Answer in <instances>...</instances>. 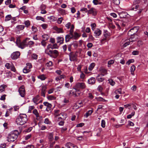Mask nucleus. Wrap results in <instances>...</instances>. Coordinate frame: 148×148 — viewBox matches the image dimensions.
I'll list each match as a JSON object with an SVG mask.
<instances>
[{
    "instance_id": "61",
    "label": "nucleus",
    "mask_w": 148,
    "mask_h": 148,
    "mask_svg": "<svg viewBox=\"0 0 148 148\" xmlns=\"http://www.w3.org/2000/svg\"><path fill=\"white\" fill-rule=\"evenodd\" d=\"M32 28L33 31L34 32H36L37 31V28L35 26H32Z\"/></svg>"
},
{
    "instance_id": "20",
    "label": "nucleus",
    "mask_w": 148,
    "mask_h": 148,
    "mask_svg": "<svg viewBox=\"0 0 148 148\" xmlns=\"http://www.w3.org/2000/svg\"><path fill=\"white\" fill-rule=\"evenodd\" d=\"M57 43H59L60 44H62L63 43L64 38L60 37H57Z\"/></svg>"
},
{
    "instance_id": "29",
    "label": "nucleus",
    "mask_w": 148,
    "mask_h": 148,
    "mask_svg": "<svg viewBox=\"0 0 148 148\" xmlns=\"http://www.w3.org/2000/svg\"><path fill=\"white\" fill-rule=\"evenodd\" d=\"M38 78L42 80H44L46 78L45 75L44 74H42L38 76Z\"/></svg>"
},
{
    "instance_id": "47",
    "label": "nucleus",
    "mask_w": 148,
    "mask_h": 148,
    "mask_svg": "<svg viewBox=\"0 0 148 148\" xmlns=\"http://www.w3.org/2000/svg\"><path fill=\"white\" fill-rule=\"evenodd\" d=\"M38 55L35 53H33L32 55V58L35 60H36L37 59Z\"/></svg>"
},
{
    "instance_id": "57",
    "label": "nucleus",
    "mask_w": 148,
    "mask_h": 148,
    "mask_svg": "<svg viewBox=\"0 0 148 148\" xmlns=\"http://www.w3.org/2000/svg\"><path fill=\"white\" fill-rule=\"evenodd\" d=\"M11 70L12 71L15 72L16 71V69L14 66V65L12 64V66H11Z\"/></svg>"
},
{
    "instance_id": "64",
    "label": "nucleus",
    "mask_w": 148,
    "mask_h": 148,
    "mask_svg": "<svg viewBox=\"0 0 148 148\" xmlns=\"http://www.w3.org/2000/svg\"><path fill=\"white\" fill-rule=\"evenodd\" d=\"M34 147L32 145H28L24 147V148H34Z\"/></svg>"
},
{
    "instance_id": "5",
    "label": "nucleus",
    "mask_w": 148,
    "mask_h": 148,
    "mask_svg": "<svg viewBox=\"0 0 148 148\" xmlns=\"http://www.w3.org/2000/svg\"><path fill=\"white\" fill-rule=\"evenodd\" d=\"M18 92L21 97H24L25 95V91L23 86H22L20 87L18 90Z\"/></svg>"
},
{
    "instance_id": "14",
    "label": "nucleus",
    "mask_w": 148,
    "mask_h": 148,
    "mask_svg": "<svg viewBox=\"0 0 148 148\" xmlns=\"http://www.w3.org/2000/svg\"><path fill=\"white\" fill-rule=\"evenodd\" d=\"M88 83L91 85L94 84L95 82V78L92 77L88 80Z\"/></svg>"
},
{
    "instance_id": "26",
    "label": "nucleus",
    "mask_w": 148,
    "mask_h": 148,
    "mask_svg": "<svg viewBox=\"0 0 148 148\" xmlns=\"http://www.w3.org/2000/svg\"><path fill=\"white\" fill-rule=\"evenodd\" d=\"M7 87V86L3 84L0 86V92H2L5 90V89Z\"/></svg>"
},
{
    "instance_id": "2",
    "label": "nucleus",
    "mask_w": 148,
    "mask_h": 148,
    "mask_svg": "<svg viewBox=\"0 0 148 148\" xmlns=\"http://www.w3.org/2000/svg\"><path fill=\"white\" fill-rule=\"evenodd\" d=\"M18 131L16 130L9 134L8 137V141L10 142L14 141L17 138L19 134Z\"/></svg>"
},
{
    "instance_id": "28",
    "label": "nucleus",
    "mask_w": 148,
    "mask_h": 148,
    "mask_svg": "<svg viewBox=\"0 0 148 148\" xmlns=\"http://www.w3.org/2000/svg\"><path fill=\"white\" fill-rule=\"evenodd\" d=\"M47 98L49 100H55L56 98V97L51 95L48 96Z\"/></svg>"
},
{
    "instance_id": "13",
    "label": "nucleus",
    "mask_w": 148,
    "mask_h": 148,
    "mask_svg": "<svg viewBox=\"0 0 148 148\" xmlns=\"http://www.w3.org/2000/svg\"><path fill=\"white\" fill-rule=\"evenodd\" d=\"M44 105L47 107L46 108V110L47 112L49 111L50 110V109L51 108L52 105L51 104L47 102H45L43 103Z\"/></svg>"
},
{
    "instance_id": "23",
    "label": "nucleus",
    "mask_w": 148,
    "mask_h": 148,
    "mask_svg": "<svg viewBox=\"0 0 148 148\" xmlns=\"http://www.w3.org/2000/svg\"><path fill=\"white\" fill-rule=\"evenodd\" d=\"M39 96L38 95L36 96L33 99V102L36 103V105L38 104L37 102L39 100Z\"/></svg>"
},
{
    "instance_id": "59",
    "label": "nucleus",
    "mask_w": 148,
    "mask_h": 148,
    "mask_svg": "<svg viewBox=\"0 0 148 148\" xmlns=\"http://www.w3.org/2000/svg\"><path fill=\"white\" fill-rule=\"evenodd\" d=\"M139 53L138 51H133L132 53V54L133 55H137Z\"/></svg>"
},
{
    "instance_id": "53",
    "label": "nucleus",
    "mask_w": 148,
    "mask_h": 148,
    "mask_svg": "<svg viewBox=\"0 0 148 148\" xmlns=\"http://www.w3.org/2000/svg\"><path fill=\"white\" fill-rule=\"evenodd\" d=\"M42 28L44 29H45L47 28L48 25L46 24H43L41 25Z\"/></svg>"
},
{
    "instance_id": "48",
    "label": "nucleus",
    "mask_w": 148,
    "mask_h": 148,
    "mask_svg": "<svg viewBox=\"0 0 148 148\" xmlns=\"http://www.w3.org/2000/svg\"><path fill=\"white\" fill-rule=\"evenodd\" d=\"M122 90L121 88H119L117 90H116L115 91V92L116 94H117L118 93L121 94V91Z\"/></svg>"
},
{
    "instance_id": "60",
    "label": "nucleus",
    "mask_w": 148,
    "mask_h": 148,
    "mask_svg": "<svg viewBox=\"0 0 148 148\" xmlns=\"http://www.w3.org/2000/svg\"><path fill=\"white\" fill-rule=\"evenodd\" d=\"M130 44V41H128L126 42H125L123 45V47H126L127 46L129 45Z\"/></svg>"
},
{
    "instance_id": "50",
    "label": "nucleus",
    "mask_w": 148,
    "mask_h": 148,
    "mask_svg": "<svg viewBox=\"0 0 148 148\" xmlns=\"http://www.w3.org/2000/svg\"><path fill=\"white\" fill-rule=\"evenodd\" d=\"M113 2L116 5H118L120 3L119 0H112Z\"/></svg>"
},
{
    "instance_id": "9",
    "label": "nucleus",
    "mask_w": 148,
    "mask_h": 148,
    "mask_svg": "<svg viewBox=\"0 0 148 148\" xmlns=\"http://www.w3.org/2000/svg\"><path fill=\"white\" fill-rule=\"evenodd\" d=\"M138 30L136 27H134L131 29L128 32V35H135V34L137 32Z\"/></svg>"
},
{
    "instance_id": "41",
    "label": "nucleus",
    "mask_w": 148,
    "mask_h": 148,
    "mask_svg": "<svg viewBox=\"0 0 148 148\" xmlns=\"http://www.w3.org/2000/svg\"><path fill=\"white\" fill-rule=\"evenodd\" d=\"M12 66V64H11L9 63H7L5 64V66L7 69H10Z\"/></svg>"
},
{
    "instance_id": "7",
    "label": "nucleus",
    "mask_w": 148,
    "mask_h": 148,
    "mask_svg": "<svg viewBox=\"0 0 148 148\" xmlns=\"http://www.w3.org/2000/svg\"><path fill=\"white\" fill-rule=\"evenodd\" d=\"M96 9L94 8H92L88 11V14H92L93 16H95L97 14Z\"/></svg>"
},
{
    "instance_id": "55",
    "label": "nucleus",
    "mask_w": 148,
    "mask_h": 148,
    "mask_svg": "<svg viewBox=\"0 0 148 148\" xmlns=\"http://www.w3.org/2000/svg\"><path fill=\"white\" fill-rule=\"evenodd\" d=\"M62 20L63 18H59L57 20V23L58 24H60L62 23Z\"/></svg>"
},
{
    "instance_id": "25",
    "label": "nucleus",
    "mask_w": 148,
    "mask_h": 148,
    "mask_svg": "<svg viewBox=\"0 0 148 148\" xmlns=\"http://www.w3.org/2000/svg\"><path fill=\"white\" fill-rule=\"evenodd\" d=\"M101 75H99L97 76L96 78V79L99 82H101L103 81L105 79L104 78L102 77H100Z\"/></svg>"
},
{
    "instance_id": "11",
    "label": "nucleus",
    "mask_w": 148,
    "mask_h": 148,
    "mask_svg": "<svg viewBox=\"0 0 148 148\" xmlns=\"http://www.w3.org/2000/svg\"><path fill=\"white\" fill-rule=\"evenodd\" d=\"M28 38H27L23 40V41L18 45V47L21 49H24L25 47L27 46L28 45L25 44Z\"/></svg>"
},
{
    "instance_id": "37",
    "label": "nucleus",
    "mask_w": 148,
    "mask_h": 148,
    "mask_svg": "<svg viewBox=\"0 0 148 148\" xmlns=\"http://www.w3.org/2000/svg\"><path fill=\"white\" fill-rule=\"evenodd\" d=\"M114 63V61L113 60H111L109 61L108 62V67H110L111 65L113 64Z\"/></svg>"
},
{
    "instance_id": "62",
    "label": "nucleus",
    "mask_w": 148,
    "mask_h": 148,
    "mask_svg": "<svg viewBox=\"0 0 148 148\" xmlns=\"http://www.w3.org/2000/svg\"><path fill=\"white\" fill-rule=\"evenodd\" d=\"M92 3L94 5H96L99 4V1L98 0H93Z\"/></svg>"
},
{
    "instance_id": "33",
    "label": "nucleus",
    "mask_w": 148,
    "mask_h": 148,
    "mask_svg": "<svg viewBox=\"0 0 148 148\" xmlns=\"http://www.w3.org/2000/svg\"><path fill=\"white\" fill-rule=\"evenodd\" d=\"M65 77V76L64 75H62L59 77H58L56 78V80L58 81L62 79H63Z\"/></svg>"
},
{
    "instance_id": "32",
    "label": "nucleus",
    "mask_w": 148,
    "mask_h": 148,
    "mask_svg": "<svg viewBox=\"0 0 148 148\" xmlns=\"http://www.w3.org/2000/svg\"><path fill=\"white\" fill-rule=\"evenodd\" d=\"M79 37L80 35L77 33L76 32L74 33V35H73V38L75 40L77 39Z\"/></svg>"
},
{
    "instance_id": "3",
    "label": "nucleus",
    "mask_w": 148,
    "mask_h": 148,
    "mask_svg": "<svg viewBox=\"0 0 148 148\" xmlns=\"http://www.w3.org/2000/svg\"><path fill=\"white\" fill-rule=\"evenodd\" d=\"M86 86L84 82H78L76 84L73 88L75 90V92L79 91V89H84L86 88Z\"/></svg>"
},
{
    "instance_id": "39",
    "label": "nucleus",
    "mask_w": 148,
    "mask_h": 148,
    "mask_svg": "<svg viewBox=\"0 0 148 148\" xmlns=\"http://www.w3.org/2000/svg\"><path fill=\"white\" fill-rule=\"evenodd\" d=\"M108 80L109 83L112 86H114L115 84V82L112 79H109Z\"/></svg>"
},
{
    "instance_id": "16",
    "label": "nucleus",
    "mask_w": 148,
    "mask_h": 148,
    "mask_svg": "<svg viewBox=\"0 0 148 148\" xmlns=\"http://www.w3.org/2000/svg\"><path fill=\"white\" fill-rule=\"evenodd\" d=\"M46 89L47 87L46 86H44L42 87L41 92V96L44 97H45V94L46 93Z\"/></svg>"
},
{
    "instance_id": "58",
    "label": "nucleus",
    "mask_w": 148,
    "mask_h": 148,
    "mask_svg": "<svg viewBox=\"0 0 148 148\" xmlns=\"http://www.w3.org/2000/svg\"><path fill=\"white\" fill-rule=\"evenodd\" d=\"M132 105L131 103H130L128 104H126L124 105V106L125 108H128L129 109H130L131 108V106Z\"/></svg>"
},
{
    "instance_id": "38",
    "label": "nucleus",
    "mask_w": 148,
    "mask_h": 148,
    "mask_svg": "<svg viewBox=\"0 0 148 148\" xmlns=\"http://www.w3.org/2000/svg\"><path fill=\"white\" fill-rule=\"evenodd\" d=\"M33 113L36 116V117H39V113L36 109L34 110L33 111Z\"/></svg>"
},
{
    "instance_id": "27",
    "label": "nucleus",
    "mask_w": 148,
    "mask_h": 148,
    "mask_svg": "<svg viewBox=\"0 0 148 148\" xmlns=\"http://www.w3.org/2000/svg\"><path fill=\"white\" fill-rule=\"evenodd\" d=\"M31 71V69H29L27 67H25L23 70V72L24 73H28Z\"/></svg>"
},
{
    "instance_id": "34",
    "label": "nucleus",
    "mask_w": 148,
    "mask_h": 148,
    "mask_svg": "<svg viewBox=\"0 0 148 148\" xmlns=\"http://www.w3.org/2000/svg\"><path fill=\"white\" fill-rule=\"evenodd\" d=\"M24 23L25 25V26L27 27H28L30 25V22L29 20H27L25 21Z\"/></svg>"
},
{
    "instance_id": "24",
    "label": "nucleus",
    "mask_w": 148,
    "mask_h": 148,
    "mask_svg": "<svg viewBox=\"0 0 148 148\" xmlns=\"http://www.w3.org/2000/svg\"><path fill=\"white\" fill-rule=\"evenodd\" d=\"M48 139L49 142L52 141L54 139L53 133H51L49 134Z\"/></svg>"
},
{
    "instance_id": "12",
    "label": "nucleus",
    "mask_w": 148,
    "mask_h": 148,
    "mask_svg": "<svg viewBox=\"0 0 148 148\" xmlns=\"http://www.w3.org/2000/svg\"><path fill=\"white\" fill-rule=\"evenodd\" d=\"M131 37L129 38L130 42H133L136 41L138 39V36L136 35H130Z\"/></svg>"
},
{
    "instance_id": "21",
    "label": "nucleus",
    "mask_w": 148,
    "mask_h": 148,
    "mask_svg": "<svg viewBox=\"0 0 148 148\" xmlns=\"http://www.w3.org/2000/svg\"><path fill=\"white\" fill-rule=\"evenodd\" d=\"M93 112L92 110H88L86 113L84 115V117L85 118H87L88 116L90 115Z\"/></svg>"
},
{
    "instance_id": "45",
    "label": "nucleus",
    "mask_w": 148,
    "mask_h": 148,
    "mask_svg": "<svg viewBox=\"0 0 148 148\" xmlns=\"http://www.w3.org/2000/svg\"><path fill=\"white\" fill-rule=\"evenodd\" d=\"M46 65L48 67L51 66H52V62L51 61H49L46 64Z\"/></svg>"
},
{
    "instance_id": "35",
    "label": "nucleus",
    "mask_w": 148,
    "mask_h": 148,
    "mask_svg": "<svg viewBox=\"0 0 148 148\" xmlns=\"http://www.w3.org/2000/svg\"><path fill=\"white\" fill-rule=\"evenodd\" d=\"M59 48V46L56 43L53 44L51 45V49H58Z\"/></svg>"
},
{
    "instance_id": "52",
    "label": "nucleus",
    "mask_w": 148,
    "mask_h": 148,
    "mask_svg": "<svg viewBox=\"0 0 148 148\" xmlns=\"http://www.w3.org/2000/svg\"><path fill=\"white\" fill-rule=\"evenodd\" d=\"M26 67H27V68H28L29 69H31L32 67V64L30 63H27L26 66Z\"/></svg>"
},
{
    "instance_id": "46",
    "label": "nucleus",
    "mask_w": 148,
    "mask_h": 148,
    "mask_svg": "<svg viewBox=\"0 0 148 148\" xmlns=\"http://www.w3.org/2000/svg\"><path fill=\"white\" fill-rule=\"evenodd\" d=\"M134 62V59H130L128 60L126 63L128 65H130L131 63H133Z\"/></svg>"
},
{
    "instance_id": "63",
    "label": "nucleus",
    "mask_w": 148,
    "mask_h": 148,
    "mask_svg": "<svg viewBox=\"0 0 148 148\" xmlns=\"http://www.w3.org/2000/svg\"><path fill=\"white\" fill-rule=\"evenodd\" d=\"M135 66L134 65H132L131 67L130 71H134L135 69Z\"/></svg>"
},
{
    "instance_id": "10",
    "label": "nucleus",
    "mask_w": 148,
    "mask_h": 148,
    "mask_svg": "<svg viewBox=\"0 0 148 148\" xmlns=\"http://www.w3.org/2000/svg\"><path fill=\"white\" fill-rule=\"evenodd\" d=\"M140 2L139 0H136L133 3V7L132 8L133 10H134V9H137L139 7V6L138 4Z\"/></svg>"
},
{
    "instance_id": "56",
    "label": "nucleus",
    "mask_w": 148,
    "mask_h": 148,
    "mask_svg": "<svg viewBox=\"0 0 148 148\" xmlns=\"http://www.w3.org/2000/svg\"><path fill=\"white\" fill-rule=\"evenodd\" d=\"M71 26V23L70 22H68L66 24L65 26L66 27L67 29H69L70 27Z\"/></svg>"
},
{
    "instance_id": "30",
    "label": "nucleus",
    "mask_w": 148,
    "mask_h": 148,
    "mask_svg": "<svg viewBox=\"0 0 148 148\" xmlns=\"http://www.w3.org/2000/svg\"><path fill=\"white\" fill-rule=\"evenodd\" d=\"M42 38L43 39L42 40H44L45 41H46L49 38V36L47 34H44L42 35Z\"/></svg>"
},
{
    "instance_id": "17",
    "label": "nucleus",
    "mask_w": 148,
    "mask_h": 148,
    "mask_svg": "<svg viewBox=\"0 0 148 148\" xmlns=\"http://www.w3.org/2000/svg\"><path fill=\"white\" fill-rule=\"evenodd\" d=\"M53 29L56 31L58 33H63L64 32L63 29L61 28H59L57 26L53 27Z\"/></svg>"
},
{
    "instance_id": "4",
    "label": "nucleus",
    "mask_w": 148,
    "mask_h": 148,
    "mask_svg": "<svg viewBox=\"0 0 148 148\" xmlns=\"http://www.w3.org/2000/svg\"><path fill=\"white\" fill-rule=\"evenodd\" d=\"M69 60L71 61H77V54L73 52H70L69 54Z\"/></svg>"
},
{
    "instance_id": "44",
    "label": "nucleus",
    "mask_w": 148,
    "mask_h": 148,
    "mask_svg": "<svg viewBox=\"0 0 148 148\" xmlns=\"http://www.w3.org/2000/svg\"><path fill=\"white\" fill-rule=\"evenodd\" d=\"M36 19L37 20H41L43 22H45L44 19L41 16H38L36 17Z\"/></svg>"
},
{
    "instance_id": "8",
    "label": "nucleus",
    "mask_w": 148,
    "mask_h": 148,
    "mask_svg": "<svg viewBox=\"0 0 148 148\" xmlns=\"http://www.w3.org/2000/svg\"><path fill=\"white\" fill-rule=\"evenodd\" d=\"M25 27V26L24 25H18L16 26L15 30L17 33H20L21 31L23 30Z\"/></svg>"
},
{
    "instance_id": "42",
    "label": "nucleus",
    "mask_w": 148,
    "mask_h": 148,
    "mask_svg": "<svg viewBox=\"0 0 148 148\" xmlns=\"http://www.w3.org/2000/svg\"><path fill=\"white\" fill-rule=\"evenodd\" d=\"M12 18V16L11 15H8L6 16L5 20V21H9Z\"/></svg>"
},
{
    "instance_id": "36",
    "label": "nucleus",
    "mask_w": 148,
    "mask_h": 148,
    "mask_svg": "<svg viewBox=\"0 0 148 148\" xmlns=\"http://www.w3.org/2000/svg\"><path fill=\"white\" fill-rule=\"evenodd\" d=\"M72 38L70 35H67L65 36V41L66 42L69 41L70 39Z\"/></svg>"
},
{
    "instance_id": "1",
    "label": "nucleus",
    "mask_w": 148,
    "mask_h": 148,
    "mask_svg": "<svg viewBox=\"0 0 148 148\" xmlns=\"http://www.w3.org/2000/svg\"><path fill=\"white\" fill-rule=\"evenodd\" d=\"M27 121V116L25 114H20L16 120V122L18 125H23L26 123Z\"/></svg>"
},
{
    "instance_id": "51",
    "label": "nucleus",
    "mask_w": 148,
    "mask_h": 148,
    "mask_svg": "<svg viewBox=\"0 0 148 148\" xmlns=\"http://www.w3.org/2000/svg\"><path fill=\"white\" fill-rule=\"evenodd\" d=\"M45 41L44 40H42L41 42V44L44 47H45L47 44V42Z\"/></svg>"
},
{
    "instance_id": "31",
    "label": "nucleus",
    "mask_w": 148,
    "mask_h": 148,
    "mask_svg": "<svg viewBox=\"0 0 148 148\" xmlns=\"http://www.w3.org/2000/svg\"><path fill=\"white\" fill-rule=\"evenodd\" d=\"M95 63H91L88 67V70L90 71H92L95 67Z\"/></svg>"
},
{
    "instance_id": "49",
    "label": "nucleus",
    "mask_w": 148,
    "mask_h": 148,
    "mask_svg": "<svg viewBox=\"0 0 148 148\" xmlns=\"http://www.w3.org/2000/svg\"><path fill=\"white\" fill-rule=\"evenodd\" d=\"M59 115L60 116H62L63 117L62 118L63 119H65L67 116L66 114L64 113L63 112L61 113Z\"/></svg>"
},
{
    "instance_id": "19",
    "label": "nucleus",
    "mask_w": 148,
    "mask_h": 148,
    "mask_svg": "<svg viewBox=\"0 0 148 148\" xmlns=\"http://www.w3.org/2000/svg\"><path fill=\"white\" fill-rule=\"evenodd\" d=\"M100 71L101 74V76H103L107 74V70L104 68H102L100 70Z\"/></svg>"
},
{
    "instance_id": "6",
    "label": "nucleus",
    "mask_w": 148,
    "mask_h": 148,
    "mask_svg": "<svg viewBox=\"0 0 148 148\" xmlns=\"http://www.w3.org/2000/svg\"><path fill=\"white\" fill-rule=\"evenodd\" d=\"M20 55V53L18 51L14 52L12 53L11 56L12 59L13 60H15L18 58Z\"/></svg>"
},
{
    "instance_id": "40",
    "label": "nucleus",
    "mask_w": 148,
    "mask_h": 148,
    "mask_svg": "<svg viewBox=\"0 0 148 148\" xmlns=\"http://www.w3.org/2000/svg\"><path fill=\"white\" fill-rule=\"evenodd\" d=\"M72 144L70 142L67 143L65 145V146L66 147L68 148H71Z\"/></svg>"
},
{
    "instance_id": "22",
    "label": "nucleus",
    "mask_w": 148,
    "mask_h": 148,
    "mask_svg": "<svg viewBox=\"0 0 148 148\" xmlns=\"http://www.w3.org/2000/svg\"><path fill=\"white\" fill-rule=\"evenodd\" d=\"M52 50L50 49L49 50H45V53L50 56L51 57H53V56L52 55Z\"/></svg>"
},
{
    "instance_id": "18",
    "label": "nucleus",
    "mask_w": 148,
    "mask_h": 148,
    "mask_svg": "<svg viewBox=\"0 0 148 148\" xmlns=\"http://www.w3.org/2000/svg\"><path fill=\"white\" fill-rule=\"evenodd\" d=\"M59 55V53L58 51L56 50L52 51V55L53 56L52 57L56 58Z\"/></svg>"
},
{
    "instance_id": "54",
    "label": "nucleus",
    "mask_w": 148,
    "mask_h": 148,
    "mask_svg": "<svg viewBox=\"0 0 148 148\" xmlns=\"http://www.w3.org/2000/svg\"><path fill=\"white\" fill-rule=\"evenodd\" d=\"M117 23H118L119 24V25H120V26H121V27L123 26V22L120 20H117L116 21Z\"/></svg>"
},
{
    "instance_id": "43",
    "label": "nucleus",
    "mask_w": 148,
    "mask_h": 148,
    "mask_svg": "<svg viewBox=\"0 0 148 148\" xmlns=\"http://www.w3.org/2000/svg\"><path fill=\"white\" fill-rule=\"evenodd\" d=\"M101 126L103 127L104 128L106 126V122L104 120H102L101 121Z\"/></svg>"
},
{
    "instance_id": "15",
    "label": "nucleus",
    "mask_w": 148,
    "mask_h": 148,
    "mask_svg": "<svg viewBox=\"0 0 148 148\" xmlns=\"http://www.w3.org/2000/svg\"><path fill=\"white\" fill-rule=\"evenodd\" d=\"M95 36H99L101 34V31L99 29H96L94 32Z\"/></svg>"
}]
</instances>
